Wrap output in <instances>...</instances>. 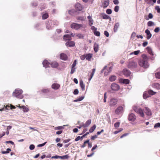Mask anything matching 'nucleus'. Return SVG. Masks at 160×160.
<instances>
[{
  "mask_svg": "<svg viewBox=\"0 0 160 160\" xmlns=\"http://www.w3.org/2000/svg\"><path fill=\"white\" fill-rule=\"evenodd\" d=\"M68 158V155H65L63 156H60V158L64 159H67Z\"/></svg>",
  "mask_w": 160,
  "mask_h": 160,
  "instance_id": "nucleus-48",
  "label": "nucleus"
},
{
  "mask_svg": "<svg viewBox=\"0 0 160 160\" xmlns=\"http://www.w3.org/2000/svg\"><path fill=\"white\" fill-rule=\"evenodd\" d=\"M94 50L95 52H97L98 51L99 49V45L95 43L93 46Z\"/></svg>",
  "mask_w": 160,
  "mask_h": 160,
  "instance_id": "nucleus-24",
  "label": "nucleus"
},
{
  "mask_svg": "<svg viewBox=\"0 0 160 160\" xmlns=\"http://www.w3.org/2000/svg\"><path fill=\"white\" fill-rule=\"evenodd\" d=\"M42 64L43 65V67H45V68L50 67V63L46 60H45L43 61L42 62Z\"/></svg>",
  "mask_w": 160,
  "mask_h": 160,
  "instance_id": "nucleus-19",
  "label": "nucleus"
},
{
  "mask_svg": "<svg viewBox=\"0 0 160 160\" xmlns=\"http://www.w3.org/2000/svg\"><path fill=\"white\" fill-rule=\"evenodd\" d=\"M147 25L149 27H151L154 25V22L152 21H149L148 22Z\"/></svg>",
  "mask_w": 160,
  "mask_h": 160,
  "instance_id": "nucleus-41",
  "label": "nucleus"
},
{
  "mask_svg": "<svg viewBox=\"0 0 160 160\" xmlns=\"http://www.w3.org/2000/svg\"><path fill=\"white\" fill-rule=\"evenodd\" d=\"M60 87V85L59 84L57 83H54L52 85V88L55 90L58 89Z\"/></svg>",
  "mask_w": 160,
  "mask_h": 160,
  "instance_id": "nucleus-18",
  "label": "nucleus"
},
{
  "mask_svg": "<svg viewBox=\"0 0 160 160\" xmlns=\"http://www.w3.org/2000/svg\"><path fill=\"white\" fill-rule=\"evenodd\" d=\"M29 148L31 150H33L35 148V146L33 144L30 145L29 146Z\"/></svg>",
  "mask_w": 160,
  "mask_h": 160,
  "instance_id": "nucleus-59",
  "label": "nucleus"
},
{
  "mask_svg": "<svg viewBox=\"0 0 160 160\" xmlns=\"http://www.w3.org/2000/svg\"><path fill=\"white\" fill-rule=\"evenodd\" d=\"M109 4V0H106L104 1L102 4V7L103 8H105L107 7Z\"/></svg>",
  "mask_w": 160,
  "mask_h": 160,
  "instance_id": "nucleus-26",
  "label": "nucleus"
},
{
  "mask_svg": "<svg viewBox=\"0 0 160 160\" xmlns=\"http://www.w3.org/2000/svg\"><path fill=\"white\" fill-rule=\"evenodd\" d=\"M79 93V91L77 89H76L74 90V92H73V93L74 95H77Z\"/></svg>",
  "mask_w": 160,
  "mask_h": 160,
  "instance_id": "nucleus-58",
  "label": "nucleus"
},
{
  "mask_svg": "<svg viewBox=\"0 0 160 160\" xmlns=\"http://www.w3.org/2000/svg\"><path fill=\"white\" fill-rule=\"evenodd\" d=\"M145 113L148 116H151L152 115L151 111L148 107L145 108Z\"/></svg>",
  "mask_w": 160,
  "mask_h": 160,
  "instance_id": "nucleus-16",
  "label": "nucleus"
},
{
  "mask_svg": "<svg viewBox=\"0 0 160 160\" xmlns=\"http://www.w3.org/2000/svg\"><path fill=\"white\" fill-rule=\"evenodd\" d=\"M128 118L129 121L134 122L136 119V117L134 114L131 113L129 115Z\"/></svg>",
  "mask_w": 160,
  "mask_h": 160,
  "instance_id": "nucleus-11",
  "label": "nucleus"
},
{
  "mask_svg": "<svg viewBox=\"0 0 160 160\" xmlns=\"http://www.w3.org/2000/svg\"><path fill=\"white\" fill-rule=\"evenodd\" d=\"M68 13L71 15H73L76 13V11L74 9L69 10L68 11Z\"/></svg>",
  "mask_w": 160,
  "mask_h": 160,
  "instance_id": "nucleus-34",
  "label": "nucleus"
},
{
  "mask_svg": "<svg viewBox=\"0 0 160 160\" xmlns=\"http://www.w3.org/2000/svg\"><path fill=\"white\" fill-rule=\"evenodd\" d=\"M86 59L87 60L89 61H90L91 58L92 57V54L91 53H88L86 55Z\"/></svg>",
  "mask_w": 160,
  "mask_h": 160,
  "instance_id": "nucleus-25",
  "label": "nucleus"
},
{
  "mask_svg": "<svg viewBox=\"0 0 160 160\" xmlns=\"http://www.w3.org/2000/svg\"><path fill=\"white\" fill-rule=\"evenodd\" d=\"M156 77L160 79V72H157L155 73Z\"/></svg>",
  "mask_w": 160,
  "mask_h": 160,
  "instance_id": "nucleus-53",
  "label": "nucleus"
},
{
  "mask_svg": "<svg viewBox=\"0 0 160 160\" xmlns=\"http://www.w3.org/2000/svg\"><path fill=\"white\" fill-rule=\"evenodd\" d=\"M94 35L96 36H99L100 35V32L98 31H97V30L94 31Z\"/></svg>",
  "mask_w": 160,
  "mask_h": 160,
  "instance_id": "nucleus-49",
  "label": "nucleus"
},
{
  "mask_svg": "<svg viewBox=\"0 0 160 160\" xmlns=\"http://www.w3.org/2000/svg\"><path fill=\"white\" fill-rule=\"evenodd\" d=\"M118 100L117 99L113 98H111L108 102L109 105L111 107H115L118 103Z\"/></svg>",
  "mask_w": 160,
  "mask_h": 160,
  "instance_id": "nucleus-5",
  "label": "nucleus"
},
{
  "mask_svg": "<svg viewBox=\"0 0 160 160\" xmlns=\"http://www.w3.org/2000/svg\"><path fill=\"white\" fill-rule=\"evenodd\" d=\"M133 109L136 112L139 114L141 117H144V114L143 110L142 109L138 107L134 106L133 107Z\"/></svg>",
  "mask_w": 160,
  "mask_h": 160,
  "instance_id": "nucleus-4",
  "label": "nucleus"
},
{
  "mask_svg": "<svg viewBox=\"0 0 160 160\" xmlns=\"http://www.w3.org/2000/svg\"><path fill=\"white\" fill-rule=\"evenodd\" d=\"M22 109L24 112H27L29 110V109L28 108L24 105L22 106Z\"/></svg>",
  "mask_w": 160,
  "mask_h": 160,
  "instance_id": "nucleus-32",
  "label": "nucleus"
},
{
  "mask_svg": "<svg viewBox=\"0 0 160 160\" xmlns=\"http://www.w3.org/2000/svg\"><path fill=\"white\" fill-rule=\"evenodd\" d=\"M75 7V8L78 10L81 11L82 9V7L81 5L79 3H76Z\"/></svg>",
  "mask_w": 160,
  "mask_h": 160,
  "instance_id": "nucleus-17",
  "label": "nucleus"
},
{
  "mask_svg": "<svg viewBox=\"0 0 160 160\" xmlns=\"http://www.w3.org/2000/svg\"><path fill=\"white\" fill-rule=\"evenodd\" d=\"M155 9L157 10V12L158 13L160 12V8L158 6H157L155 7Z\"/></svg>",
  "mask_w": 160,
  "mask_h": 160,
  "instance_id": "nucleus-62",
  "label": "nucleus"
},
{
  "mask_svg": "<svg viewBox=\"0 0 160 160\" xmlns=\"http://www.w3.org/2000/svg\"><path fill=\"white\" fill-rule=\"evenodd\" d=\"M76 68L75 67H72L71 70V71L70 73L71 74H73L75 71Z\"/></svg>",
  "mask_w": 160,
  "mask_h": 160,
  "instance_id": "nucleus-56",
  "label": "nucleus"
},
{
  "mask_svg": "<svg viewBox=\"0 0 160 160\" xmlns=\"http://www.w3.org/2000/svg\"><path fill=\"white\" fill-rule=\"evenodd\" d=\"M120 82L121 83L125 84H128L129 82V80L127 79H122L120 80Z\"/></svg>",
  "mask_w": 160,
  "mask_h": 160,
  "instance_id": "nucleus-20",
  "label": "nucleus"
},
{
  "mask_svg": "<svg viewBox=\"0 0 160 160\" xmlns=\"http://www.w3.org/2000/svg\"><path fill=\"white\" fill-rule=\"evenodd\" d=\"M152 87L158 89H160V84L158 83H154L152 85Z\"/></svg>",
  "mask_w": 160,
  "mask_h": 160,
  "instance_id": "nucleus-31",
  "label": "nucleus"
},
{
  "mask_svg": "<svg viewBox=\"0 0 160 160\" xmlns=\"http://www.w3.org/2000/svg\"><path fill=\"white\" fill-rule=\"evenodd\" d=\"M137 63L133 61H129L128 65V67L130 68H136Z\"/></svg>",
  "mask_w": 160,
  "mask_h": 160,
  "instance_id": "nucleus-9",
  "label": "nucleus"
},
{
  "mask_svg": "<svg viewBox=\"0 0 160 160\" xmlns=\"http://www.w3.org/2000/svg\"><path fill=\"white\" fill-rule=\"evenodd\" d=\"M145 33H146L147 35V39L148 40L149 39L151 38L152 36V34L150 33V31L148 29H147L145 30Z\"/></svg>",
  "mask_w": 160,
  "mask_h": 160,
  "instance_id": "nucleus-12",
  "label": "nucleus"
},
{
  "mask_svg": "<svg viewBox=\"0 0 160 160\" xmlns=\"http://www.w3.org/2000/svg\"><path fill=\"white\" fill-rule=\"evenodd\" d=\"M123 73L124 75L126 77H128L131 74L130 71L127 69H124L123 71Z\"/></svg>",
  "mask_w": 160,
  "mask_h": 160,
  "instance_id": "nucleus-13",
  "label": "nucleus"
},
{
  "mask_svg": "<svg viewBox=\"0 0 160 160\" xmlns=\"http://www.w3.org/2000/svg\"><path fill=\"white\" fill-rule=\"evenodd\" d=\"M59 24V22L56 20H54L52 21V24L54 26V25L57 26Z\"/></svg>",
  "mask_w": 160,
  "mask_h": 160,
  "instance_id": "nucleus-42",
  "label": "nucleus"
},
{
  "mask_svg": "<svg viewBox=\"0 0 160 160\" xmlns=\"http://www.w3.org/2000/svg\"><path fill=\"white\" fill-rule=\"evenodd\" d=\"M95 70H96V69L95 68H93L92 69V73H91V75H90V77L88 79V80L89 81H90L91 80V79H92V78L93 77L95 73Z\"/></svg>",
  "mask_w": 160,
  "mask_h": 160,
  "instance_id": "nucleus-30",
  "label": "nucleus"
},
{
  "mask_svg": "<svg viewBox=\"0 0 160 160\" xmlns=\"http://www.w3.org/2000/svg\"><path fill=\"white\" fill-rule=\"evenodd\" d=\"M119 26V23L118 22L116 23L114 26V32H116Z\"/></svg>",
  "mask_w": 160,
  "mask_h": 160,
  "instance_id": "nucleus-36",
  "label": "nucleus"
},
{
  "mask_svg": "<svg viewBox=\"0 0 160 160\" xmlns=\"http://www.w3.org/2000/svg\"><path fill=\"white\" fill-rule=\"evenodd\" d=\"M142 59L140 60L139 62V65L144 68H148L149 67V64L148 62V58L147 56L145 55H142Z\"/></svg>",
  "mask_w": 160,
  "mask_h": 160,
  "instance_id": "nucleus-1",
  "label": "nucleus"
},
{
  "mask_svg": "<svg viewBox=\"0 0 160 160\" xmlns=\"http://www.w3.org/2000/svg\"><path fill=\"white\" fill-rule=\"evenodd\" d=\"M46 24V28L48 30H51L54 27L52 24V20H49L47 21Z\"/></svg>",
  "mask_w": 160,
  "mask_h": 160,
  "instance_id": "nucleus-6",
  "label": "nucleus"
},
{
  "mask_svg": "<svg viewBox=\"0 0 160 160\" xmlns=\"http://www.w3.org/2000/svg\"><path fill=\"white\" fill-rule=\"evenodd\" d=\"M160 30V28L159 27H157L154 30V31L155 32H159Z\"/></svg>",
  "mask_w": 160,
  "mask_h": 160,
  "instance_id": "nucleus-63",
  "label": "nucleus"
},
{
  "mask_svg": "<svg viewBox=\"0 0 160 160\" xmlns=\"http://www.w3.org/2000/svg\"><path fill=\"white\" fill-rule=\"evenodd\" d=\"M11 151V149L10 148H8L6 151H3L2 152V153L3 154L8 153L9 152Z\"/></svg>",
  "mask_w": 160,
  "mask_h": 160,
  "instance_id": "nucleus-45",
  "label": "nucleus"
},
{
  "mask_svg": "<svg viewBox=\"0 0 160 160\" xmlns=\"http://www.w3.org/2000/svg\"><path fill=\"white\" fill-rule=\"evenodd\" d=\"M80 85L81 88H82V91H84L85 89V85L84 84L83 81L82 80L80 81Z\"/></svg>",
  "mask_w": 160,
  "mask_h": 160,
  "instance_id": "nucleus-23",
  "label": "nucleus"
},
{
  "mask_svg": "<svg viewBox=\"0 0 160 160\" xmlns=\"http://www.w3.org/2000/svg\"><path fill=\"white\" fill-rule=\"evenodd\" d=\"M50 65L51 67L53 68H56L57 67L58 65V63L56 62H53L50 63Z\"/></svg>",
  "mask_w": 160,
  "mask_h": 160,
  "instance_id": "nucleus-21",
  "label": "nucleus"
},
{
  "mask_svg": "<svg viewBox=\"0 0 160 160\" xmlns=\"http://www.w3.org/2000/svg\"><path fill=\"white\" fill-rule=\"evenodd\" d=\"M146 50L148 52V53L151 55H153V53L152 52V49L150 47H147L146 48Z\"/></svg>",
  "mask_w": 160,
  "mask_h": 160,
  "instance_id": "nucleus-27",
  "label": "nucleus"
},
{
  "mask_svg": "<svg viewBox=\"0 0 160 160\" xmlns=\"http://www.w3.org/2000/svg\"><path fill=\"white\" fill-rule=\"evenodd\" d=\"M10 106H11V105H9V104L6 105L4 107V108H5V110H9L10 109Z\"/></svg>",
  "mask_w": 160,
  "mask_h": 160,
  "instance_id": "nucleus-57",
  "label": "nucleus"
},
{
  "mask_svg": "<svg viewBox=\"0 0 160 160\" xmlns=\"http://www.w3.org/2000/svg\"><path fill=\"white\" fill-rule=\"evenodd\" d=\"M112 67H109V69H108V72H107L105 71L104 72V75L105 76H107V75H108L109 74V73L111 72V71H112Z\"/></svg>",
  "mask_w": 160,
  "mask_h": 160,
  "instance_id": "nucleus-35",
  "label": "nucleus"
},
{
  "mask_svg": "<svg viewBox=\"0 0 160 160\" xmlns=\"http://www.w3.org/2000/svg\"><path fill=\"white\" fill-rule=\"evenodd\" d=\"M143 97L144 99H146L148 97H149V96L148 94L144 92L143 94Z\"/></svg>",
  "mask_w": 160,
  "mask_h": 160,
  "instance_id": "nucleus-52",
  "label": "nucleus"
},
{
  "mask_svg": "<svg viewBox=\"0 0 160 160\" xmlns=\"http://www.w3.org/2000/svg\"><path fill=\"white\" fill-rule=\"evenodd\" d=\"M140 52V50L136 51L134 52H131L130 54L131 55H132V54H134L135 55H137Z\"/></svg>",
  "mask_w": 160,
  "mask_h": 160,
  "instance_id": "nucleus-40",
  "label": "nucleus"
},
{
  "mask_svg": "<svg viewBox=\"0 0 160 160\" xmlns=\"http://www.w3.org/2000/svg\"><path fill=\"white\" fill-rule=\"evenodd\" d=\"M96 125H94L90 129H89V132H92L94 131L95 130V128H96Z\"/></svg>",
  "mask_w": 160,
  "mask_h": 160,
  "instance_id": "nucleus-37",
  "label": "nucleus"
},
{
  "mask_svg": "<svg viewBox=\"0 0 160 160\" xmlns=\"http://www.w3.org/2000/svg\"><path fill=\"white\" fill-rule=\"evenodd\" d=\"M77 19L78 20L84 21H85V18L83 16H80L77 17Z\"/></svg>",
  "mask_w": 160,
  "mask_h": 160,
  "instance_id": "nucleus-33",
  "label": "nucleus"
},
{
  "mask_svg": "<svg viewBox=\"0 0 160 160\" xmlns=\"http://www.w3.org/2000/svg\"><path fill=\"white\" fill-rule=\"evenodd\" d=\"M48 15L47 13H45L43 14L42 15V19H45L48 17Z\"/></svg>",
  "mask_w": 160,
  "mask_h": 160,
  "instance_id": "nucleus-39",
  "label": "nucleus"
},
{
  "mask_svg": "<svg viewBox=\"0 0 160 160\" xmlns=\"http://www.w3.org/2000/svg\"><path fill=\"white\" fill-rule=\"evenodd\" d=\"M148 93L149 95H152L155 94L156 92L152 90H150L148 91Z\"/></svg>",
  "mask_w": 160,
  "mask_h": 160,
  "instance_id": "nucleus-44",
  "label": "nucleus"
},
{
  "mask_svg": "<svg viewBox=\"0 0 160 160\" xmlns=\"http://www.w3.org/2000/svg\"><path fill=\"white\" fill-rule=\"evenodd\" d=\"M60 58L62 60H66L68 58V56L66 54L62 53L60 54Z\"/></svg>",
  "mask_w": 160,
  "mask_h": 160,
  "instance_id": "nucleus-15",
  "label": "nucleus"
},
{
  "mask_svg": "<svg viewBox=\"0 0 160 160\" xmlns=\"http://www.w3.org/2000/svg\"><path fill=\"white\" fill-rule=\"evenodd\" d=\"M42 92L47 93L49 92L50 91V90L49 89H43L42 90Z\"/></svg>",
  "mask_w": 160,
  "mask_h": 160,
  "instance_id": "nucleus-43",
  "label": "nucleus"
},
{
  "mask_svg": "<svg viewBox=\"0 0 160 160\" xmlns=\"http://www.w3.org/2000/svg\"><path fill=\"white\" fill-rule=\"evenodd\" d=\"M117 79V77L115 75H112L109 78V80L111 82H113L115 81Z\"/></svg>",
  "mask_w": 160,
  "mask_h": 160,
  "instance_id": "nucleus-29",
  "label": "nucleus"
},
{
  "mask_svg": "<svg viewBox=\"0 0 160 160\" xmlns=\"http://www.w3.org/2000/svg\"><path fill=\"white\" fill-rule=\"evenodd\" d=\"M120 123L119 122H117L114 124V126L115 128H118L120 125Z\"/></svg>",
  "mask_w": 160,
  "mask_h": 160,
  "instance_id": "nucleus-51",
  "label": "nucleus"
},
{
  "mask_svg": "<svg viewBox=\"0 0 160 160\" xmlns=\"http://www.w3.org/2000/svg\"><path fill=\"white\" fill-rule=\"evenodd\" d=\"M123 130V129L122 128H120L118 130V131H115L114 132V134H117V133H118L121 132Z\"/></svg>",
  "mask_w": 160,
  "mask_h": 160,
  "instance_id": "nucleus-60",
  "label": "nucleus"
},
{
  "mask_svg": "<svg viewBox=\"0 0 160 160\" xmlns=\"http://www.w3.org/2000/svg\"><path fill=\"white\" fill-rule=\"evenodd\" d=\"M106 12L108 14H111L112 12V11L110 9H108L106 10Z\"/></svg>",
  "mask_w": 160,
  "mask_h": 160,
  "instance_id": "nucleus-55",
  "label": "nucleus"
},
{
  "mask_svg": "<svg viewBox=\"0 0 160 160\" xmlns=\"http://www.w3.org/2000/svg\"><path fill=\"white\" fill-rule=\"evenodd\" d=\"M46 5L45 4H43V5H41L39 6V8L40 10L41 11L42 10L45 9L46 8Z\"/></svg>",
  "mask_w": 160,
  "mask_h": 160,
  "instance_id": "nucleus-38",
  "label": "nucleus"
},
{
  "mask_svg": "<svg viewBox=\"0 0 160 160\" xmlns=\"http://www.w3.org/2000/svg\"><path fill=\"white\" fill-rule=\"evenodd\" d=\"M160 127V123L158 122L155 124L154 128H156L157 127Z\"/></svg>",
  "mask_w": 160,
  "mask_h": 160,
  "instance_id": "nucleus-64",
  "label": "nucleus"
},
{
  "mask_svg": "<svg viewBox=\"0 0 160 160\" xmlns=\"http://www.w3.org/2000/svg\"><path fill=\"white\" fill-rule=\"evenodd\" d=\"M75 34H73L72 33H71L70 34L65 35L63 36V39L67 41H70L71 39V37H74Z\"/></svg>",
  "mask_w": 160,
  "mask_h": 160,
  "instance_id": "nucleus-10",
  "label": "nucleus"
},
{
  "mask_svg": "<svg viewBox=\"0 0 160 160\" xmlns=\"http://www.w3.org/2000/svg\"><path fill=\"white\" fill-rule=\"evenodd\" d=\"M23 92L22 90L19 88L16 89L12 93V96L19 99L23 98V96L22 95Z\"/></svg>",
  "mask_w": 160,
  "mask_h": 160,
  "instance_id": "nucleus-2",
  "label": "nucleus"
},
{
  "mask_svg": "<svg viewBox=\"0 0 160 160\" xmlns=\"http://www.w3.org/2000/svg\"><path fill=\"white\" fill-rule=\"evenodd\" d=\"M89 140H87L86 141H85L83 144L81 146V147L82 148H84L85 146H86V143H88V142H89Z\"/></svg>",
  "mask_w": 160,
  "mask_h": 160,
  "instance_id": "nucleus-47",
  "label": "nucleus"
},
{
  "mask_svg": "<svg viewBox=\"0 0 160 160\" xmlns=\"http://www.w3.org/2000/svg\"><path fill=\"white\" fill-rule=\"evenodd\" d=\"M65 44L67 47H73L75 45V43L74 42L70 40L66 42Z\"/></svg>",
  "mask_w": 160,
  "mask_h": 160,
  "instance_id": "nucleus-14",
  "label": "nucleus"
},
{
  "mask_svg": "<svg viewBox=\"0 0 160 160\" xmlns=\"http://www.w3.org/2000/svg\"><path fill=\"white\" fill-rule=\"evenodd\" d=\"M63 127L62 126H59L55 128L54 129L55 130H62L63 129Z\"/></svg>",
  "mask_w": 160,
  "mask_h": 160,
  "instance_id": "nucleus-46",
  "label": "nucleus"
},
{
  "mask_svg": "<svg viewBox=\"0 0 160 160\" xmlns=\"http://www.w3.org/2000/svg\"><path fill=\"white\" fill-rule=\"evenodd\" d=\"M86 26L82 24H78L76 23H73L71 25L72 28L76 30H78L82 28H85Z\"/></svg>",
  "mask_w": 160,
  "mask_h": 160,
  "instance_id": "nucleus-3",
  "label": "nucleus"
},
{
  "mask_svg": "<svg viewBox=\"0 0 160 160\" xmlns=\"http://www.w3.org/2000/svg\"><path fill=\"white\" fill-rule=\"evenodd\" d=\"M124 111V109L122 106H119L115 110V113L118 115L122 114Z\"/></svg>",
  "mask_w": 160,
  "mask_h": 160,
  "instance_id": "nucleus-7",
  "label": "nucleus"
},
{
  "mask_svg": "<svg viewBox=\"0 0 160 160\" xmlns=\"http://www.w3.org/2000/svg\"><path fill=\"white\" fill-rule=\"evenodd\" d=\"M77 36L79 38L82 39L83 38V36L81 34H78L77 35Z\"/></svg>",
  "mask_w": 160,
  "mask_h": 160,
  "instance_id": "nucleus-61",
  "label": "nucleus"
},
{
  "mask_svg": "<svg viewBox=\"0 0 160 160\" xmlns=\"http://www.w3.org/2000/svg\"><path fill=\"white\" fill-rule=\"evenodd\" d=\"M119 9V7L118 6H116L114 8V10L116 12H118Z\"/></svg>",
  "mask_w": 160,
  "mask_h": 160,
  "instance_id": "nucleus-54",
  "label": "nucleus"
},
{
  "mask_svg": "<svg viewBox=\"0 0 160 160\" xmlns=\"http://www.w3.org/2000/svg\"><path fill=\"white\" fill-rule=\"evenodd\" d=\"M91 122V119H89L84 124L83 123V126L84 128H85L88 127L89 126Z\"/></svg>",
  "mask_w": 160,
  "mask_h": 160,
  "instance_id": "nucleus-22",
  "label": "nucleus"
},
{
  "mask_svg": "<svg viewBox=\"0 0 160 160\" xmlns=\"http://www.w3.org/2000/svg\"><path fill=\"white\" fill-rule=\"evenodd\" d=\"M102 17L103 19H110L111 20V18L109 16L106 15L105 14L103 13L102 14Z\"/></svg>",
  "mask_w": 160,
  "mask_h": 160,
  "instance_id": "nucleus-28",
  "label": "nucleus"
},
{
  "mask_svg": "<svg viewBox=\"0 0 160 160\" xmlns=\"http://www.w3.org/2000/svg\"><path fill=\"white\" fill-rule=\"evenodd\" d=\"M89 24L90 26H92L93 24V21L92 19H91L88 20Z\"/></svg>",
  "mask_w": 160,
  "mask_h": 160,
  "instance_id": "nucleus-50",
  "label": "nucleus"
},
{
  "mask_svg": "<svg viewBox=\"0 0 160 160\" xmlns=\"http://www.w3.org/2000/svg\"><path fill=\"white\" fill-rule=\"evenodd\" d=\"M111 88L112 91H117L119 89L120 87L118 84L114 83L111 85Z\"/></svg>",
  "mask_w": 160,
  "mask_h": 160,
  "instance_id": "nucleus-8",
  "label": "nucleus"
}]
</instances>
